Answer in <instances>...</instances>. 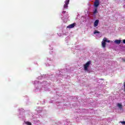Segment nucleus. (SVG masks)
<instances>
[{"instance_id":"nucleus-1","label":"nucleus","mask_w":125,"mask_h":125,"mask_svg":"<svg viewBox=\"0 0 125 125\" xmlns=\"http://www.w3.org/2000/svg\"><path fill=\"white\" fill-rule=\"evenodd\" d=\"M106 42H110V41L107 40V38H104L102 42V45L104 48L106 47Z\"/></svg>"},{"instance_id":"nucleus-2","label":"nucleus","mask_w":125,"mask_h":125,"mask_svg":"<svg viewBox=\"0 0 125 125\" xmlns=\"http://www.w3.org/2000/svg\"><path fill=\"white\" fill-rule=\"evenodd\" d=\"M90 64H91V61H89L85 64H84L83 67L84 71H88V67H89Z\"/></svg>"},{"instance_id":"nucleus-3","label":"nucleus","mask_w":125,"mask_h":125,"mask_svg":"<svg viewBox=\"0 0 125 125\" xmlns=\"http://www.w3.org/2000/svg\"><path fill=\"white\" fill-rule=\"evenodd\" d=\"M64 2L65 4L63 5V8L64 9H68V5L69 4V2H70V0H66Z\"/></svg>"},{"instance_id":"nucleus-4","label":"nucleus","mask_w":125,"mask_h":125,"mask_svg":"<svg viewBox=\"0 0 125 125\" xmlns=\"http://www.w3.org/2000/svg\"><path fill=\"white\" fill-rule=\"evenodd\" d=\"M99 0H96L94 3L95 7H98L100 4Z\"/></svg>"},{"instance_id":"nucleus-5","label":"nucleus","mask_w":125,"mask_h":125,"mask_svg":"<svg viewBox=\"0 0 125 125\" xmlns=\"http://www.w3.org/2000/svg\"><path fill=\"white\" fill-rule=\"evenodd\" d=\"M76 26V23H73L72 24H69L68 26H67V28H68L69 29H72V28H74Z\"/></svg>"},{"instance_id":"nucleus-6","label":"nucleus","mask_w":125,"mask_h":125,"mask_svg":"<svg viewBox=\"0 0 125 125\" xmlns=\"http://www.w3.org/2000/svg\"><path fill=\"white\" fill-rule=\"evenodd\" d=\"M99 23V20H96L94 23V27H97V26H98Z\"/></svg>"},{"instance_id":"nucleus-7","label":"nucleus","mask_w":125,"mask_h":125,"mask_svg":"<svg viewBox=\"0 0 125 125\" xmlns=\"http://www.w3.org/2000/svg\"><path fill=\"white\" fill-rule=\"evenodd\" d=\"M121 42H122V40H115V43H117V44H120L121 43Z\"/></svg>"},{"instance_id":"nucleus-8","label":"nucleus","mask_w":125,"mask_h":125,"mask_svg":"<svg viewBox=\"0 0 125 125\" xmlns=\"http://www.w3.org/2000/svg\"><path fill=\"white\" fill-rule=\"evenodd\" d=\"M98 8H97V7H95V10H94V12H93V14H96V13H98V11H97L98 10Z\"/></svg>"},{"instance_id":"nucleus-9","label":"nucleus","mask_w":125,"mask_h":125,"mask_svg":"<svg viewBox=\"0 0 125 125\" xmlns=\"http://www.w3.org/2000/svg\"><path fill=\"white\" fill-rule=\"evenodd\" d=\"M118 106L119 107V108H120V109H122L123 106L122 105V104H118Z\"/></svg>"},{"instance_id":"nucleus-10","label":"nucleus","mask_w":125,"mask_h":125,"mask_svg":"<svg viewBox=\"0 0 125 125\" xmlns=\"http://www.w3.org/2000/svg\"><path fill=\"white\" fill-rule=\"evenodd\" d=\"M94 34H100V32L99 31H97V30H95V31L94 32Z\"/></svg>"},{"instance_id":"nucleus-11","label":"nucleus","mask_w":125,"mask_h":125,"mask_svg":"<svg viewBox=\"0 0 125 125\" xmlns=\"http://www.w3.org/2000/svg\"><path fill=\"white\" fill-rule=\"evenodd\" d=\"M26 125H32V123H31V122H27L26 123Z\"/></svg>"},{"instance_id":"nucleus-12","label":"nucleus","mask_w":125,"mask_h":125,"mask_svg":"<svg viewBox=\"0 0 125 125\" xmlns=\"http://www.w3.org/2000/svg\"><path fill=\"white\" fill-rule=\"evenodd\" d=\"M120 123L122 124V125H125V121H121Z\"/></svg>"},{"instance_id":"nucleus-13","label":"nucleus","mask_w":125,"mask_h":125,"mask_svg":"<svg viewBox=\"0 0 125 125\" xmlns=\"http://www.w3.org/2000/svg\"><path fill=\"white\" fill-rule=\"evenodd\" d=\"M62 13V14H65V13H66V11H63Z\"/></svg>"},{"instance_id":"nucleus-14","label":"nucleus","mask_w":125,"mask_h":125,"mask_svg":"<svg viewBox=\"0 0 125 125\" xmlns=\"http://www.w3.org/2000/svg\"><path fill=\"white\" fill-rule=\"evenodd\" d=\"M124 91H125V82H124Z\"/></svg>"},{"instance_id":"nucleus-15","label":"nucleus","mask_w":125,"mask_h":125,"mask_svg":"<svg viewBox=\"0 0 125 125\" xmlns=\"http://www.w3.org/2000/svg\"><path fill=\"white\" fill-rule=\"evenodd\" d=\"M123 43H125V39L123 40Z\"/></svg>"},{"instance_id":"nucleus-16","label":"nucleus","mask_w":125,"mask_h":125,"mask_svg":"<svg viewBox=\"0 0 125 125\" xmlns=\"http://www.w3.org/2000/svg\"><path fill=\"white\" fill-rule=\"evenodd\" d=\"M122 61H123V62H125V59H122Z\"/></svg>"}]
</instances>
